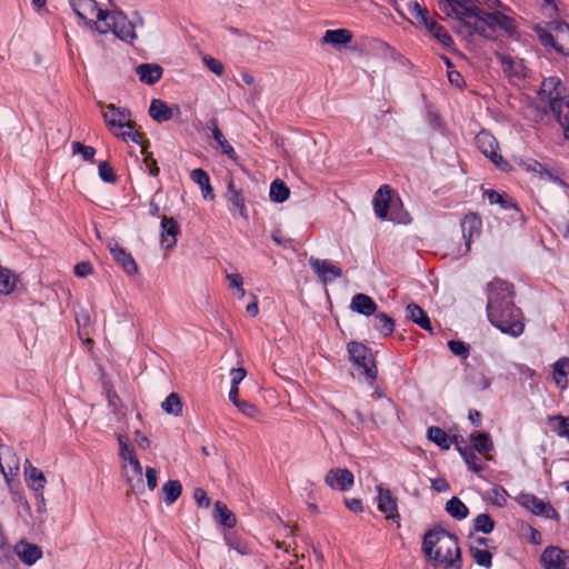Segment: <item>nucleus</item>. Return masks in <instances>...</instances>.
<instances>
[{
    "label": "nucleus",
    "mask_w": 569,
    "mask_h": 569,
    "mask_svg": "<svg viewBox=\"0 0 569 569\" xmlns=\"http://www.w3.org/2000/svg\"><path fill=\"white\" fill-rule=\"evenodd\" d=\"M136 73L142 83L152 86L161 79L163 69L157 63H141L136 67Z\"/></svg>",
    "instance_id": "obj_23"
},
{
    "label": "nucleus",
    "mask_w": 569,
    "mask_h": 569,
    "mask_svg": "<svg viewBox=\"0 0 569 569\" xmlns=\"http://www.w3.org/2000/svg\"><path fill=\"white\" fill-rule=\"evenodd\" d=\"M477 148L483 153L487 158H489L497 167L505 169L508 167V162H506L502 156L499 153V144L497 139L488 131H480L476 138Z\"/></svg>",
    "instance_id": "obj_10"
},
{
    "label": "nucleus",
    "mask_w": 569,
    "mask_h": 569,
    "mask_svg": "<svg viewBox=\"0 0 569 569\" xmlns=\"http://www.w3.org/2000/svg\"><path fill=\"white\" fill-rule=\"evenodd\" d=\"M325 482L332 489L346 491L353 485V475L348 469H331L326 475Z\"/></svg>",
    "instance_id": "obj_18"
},
{
    "label": "nucleus",
    "mask_w": 569,
    "mask_h": 569,
    "mask_svg": "<svg viewBox=\"0 0 569 569\" xmlns=\"http://www.w3.org/2000/svg\"><path fill=\"white\" fill-rule=\"evenodd\" d=\"M143 167L144 170L148 171V173L152 177H157L159 174V167L157 164L156 159H153L152 156H147L143 159Z\"/></svg>",
    "instance_id": "obj_61"
},
{
    "label": "nucleus",
    "mask_w": 569,
    "mask_h": 569,
    "mask_svg": "<svg viewBox=\"0 0 569 569\" xmlns=\"http://www.w3.org/2000/svg\"><path fill=\"white\" fill-rule=\"evenodd\" d=\"M519 505L536 516L558 520L559 515L550 502L543 501L532 493H521L517 498Z\"/></svg>",
    "instance_id": "obj_13"
},
{
    "label": "nucleus",
    "mask_w": 569,
    "mask_h": 569,
    "mask_svg": "<svg viewBox=\"0 0 569 569\" xmlns=\"http://www.w3.org/2000/svg\"><path fill=\"white\" fill-rule=\"evenodd\" d=\"M347 349L358 373L365 376L368 381H373L377 378V368L371 350L357 341L349 342Z\"/></svg>",
    "instance_id": "obj_8"
},
{
    "label": "nucleus",
    "mask_w": 569,
    "mask_h": 569,
    "mask_svg": "<svg viewBox=\"0 0 569 569\" xmlns=\"http://www.w3.org/2000/svg\"><path fill=\"white\" fill-rule=\"evenodd\" d=\"M164 412L179 417L182 415V402L178 393L171 392L161 403Z\"/></svg>",
    "instance_id": "obj_43"
},
{
    "label": "nucleus",
    "mask_w": 569,
    "mask_h": 569,
    "mask_svg": "<svg viewBox=\"0 0 569 569\" xmlns=\"http://www.w3.org/2000/svg\"><path fill=\"white\" fill-rule=\"evenodd\" d=\"M214 520L227 528H233L237 523L236 516L222 501H216L213 510Z\"/></svg>",
    "instance_id": "obj_35"
},
{
    "label": "nucleus",
    "mask_w": 569,
    "mask_h": 569,
    "mask_svg": "<svg viewBox=\"0 0 569 569\" xmlns=\"http://www.w3.org/2000/svg\"><path fill=\"white\" fill-rule=\"evenodd\" d=\"M406 318L418 325L420 328L432 331L431 321L425 310L416 303H409L406 308Z\"/></svg>",
    "instance_id": "obj_30"
},
{
    "label": "nucleus",
    "mask_w": 569,
    "mask_h": 569,
    "mask_svg": "<svg viewBox=\"0 0 569 569\" xmlns=\"http://www.w3.org/2000/svg\"><path fill=\"white\" fill-rule=\"evenodd\" d=\"M110 253L113 260L128 273L134 274L138 271V266L131 256L124 248L114 243L110 247Z\"/></svg>",
    "instance_id": "obj_21"
},
{
    "label": "nucleus",
    "mask_w": 569,
    "mask_h": 569,
    "mask_svg": "<svg viewBox=\"0 0 569 569\" xmlns=\"http://www.w3.org/2000/svg\"><path fill=\"white\" fill-rule=\"evenodd\" d=\"M191 180L197 183L202 192V197L206 200H212L214 198L213 188L210 184V177L201 168L193 169L190 173Z\"/></svg>",
    "instance_id": "obj_32"
},
{
    "label": "nucleus",
    "mask_w": 569,
    "mask_h": 569,
    "mask_svg": "<svg viewBox=\"0 0 569 569\" xmlns=\"http://www.w3.org/2000/svg\"><path fill=\"white\" fill-rule=\"evenodd\" d=\"M73 154H81L84 161H93L96 149L91 146H86L79 141H74L71 144Z\"/></svg>",
    "instance_id": "obj_51"
},
{
    "label": "nucleus",
    "mask_w": 569,
    "mask_h": 569,
    "mask_svg": "<svg viewBox=\"0 0 569 569\" xmlns=\"http://www.w3.org/2000/svg\"><path fill=\"white\" fill-rule=\"evenodd\" d=\"M457 450L461 455L468 469L475 473H479L485 470L486 466L481 462L480 458L473 451V448L469 446H460L457 443Z\"/></svg>",
    "instance_id": "obj_33"
},
{
    "label": "nucleus",
    "mask_w": 569,
    "mask_h": 569,
    "mask_svg": "<svg viewBox=\"0 0 569 569\" xmlns=\"http://www.w3.org/2000/svg\"><path fill=\"white\" fill-rule=\"evenodd\" d=\"M69 3L74 13L88 24H94L98 21V8L96 0H69Z\"/></svg>",
    "instance_id": "obj_17"
},
{
    "label": "nucleus",
    "mask_w": 569,
    "mask_h": 569,
    "mask_svg": "<svg viewBox=\"0 0 569 569\" xmlns=\"http://www.w3.org/2000/svg\"><path fill=\"white\" fill-rule=\"evenodd\" d=\"M99 177L102 181L108 183H114L117 181V176L112 169V167L106 162L102 161L99 163Z\"/></svg>",
    "instance_id": "obj_53"
},
{
    "label": "nucleus",
    "mask_w": 569,
    "mask_h": 569,
    "mask_svg": "<svg viewBox=\"0 0 569 569\" xmlns=\"http://www.w3.org/2000/svg\"><path fill=\"white\" fill-rule=\"evenodd\" d=\"M162 491L164 493V502L172 505L181 496L182 486L178 480H169L163 485Z\"/></svg>",
    "instance_id": "obj_44"
},
{
    "label": "nucleus",
    "mask_w": 569,
    "mask_h": 569,
    "mask_svg": "<svg viewBox=\"0 0 569 569\" xmlns=\"http://www.w3.org/2000/svg\"><path fill=\"white\" fill-rule=\"evenodd\" d=\"M93 271V268L90 262H79L74 266V274L79 278H84L89 274H91Z\"/></svg>",
    "instance_id": "obj_60"
},
{
    "label": "nucleus",
    "mask_w": 569,
    "mask_h": 569,
    "mask_svg": "<svg viewBox=\"0 0 569 569\" xmlns=\"http://www.w3.org/2000/svg\"><path fill=\"white\" fill-rule=\"evenodd\" d=\"M236 407L241 413L249 418H256L259 415L258 408L246 400H241L238 403L236 402Z\"/></svg>",
    "instance_id": "obj_57"
},
{
    "label": "nucleus",
    "mask_w": 569,
    "mask_h": 569,
    "mask_svg": "<svg viewBox=\"0 0 569 569\" xmlns=\"http://www.w3.org/2000/svg\"><path fill=\"white\" fill-rule=\"evenodd\" d=\"M100 108H106L103 112V120L110 130L114 128L128 131L121 133L123 140H131L134 143H141L142 134L134 130V123L131 121V111L128 108L117 107L113 103L104 106L102 102L98 103Z\"/></svg>",
    "instance_id": "obj_5"
},
{
    "label": "nucleus",
    "mask_w": 569,
    "mask_h": 569,
    "mask_svg": "<svg viewBox=\"0 0 569 569\" xmlns=\"http://www.w3.org/2000/svg\"><path fill=\"white\" fill-rule=\"evenodd\" d=\"M542 46L551 47L557 52L569 56V24L563 21H551L548 29L537 28Z\"/></svg>",
    "instance_id": "obj_7"
},
{
    "label": "nucleus",
    "mask_w": 569,
    "mask_h": 569,
    "mask_svg": "<svg viewBox=\"0 0 569 569\" xmlns=\"http://www.w3.org/2000/svg\"><path fill=\"white\" fill-rule=\"evenodd\" d=\"M422 552L433 569L462 568L458 538L442 528L435 527L425 533Z\"/></svg>",
    "instance_id": "obj_2"
},
{
    "label": "nucleus",
    "mask_w": 569,
    "mask_h": 569,
    "mask_svg": "<svg viewBox=\"0 0 569 569\" xmlns=\"http://www.w3.org/2000/svg\"><path fill=\"white\" fill-rule=\"evenodd\" d=\"M497 58L499 59L501 67L505 71V73L511 76L513 74V59L510 56L507 54H497Z\"/></svg>",
    "instance_id": "obj_62"
},
{
    "label": "nucleus",
    "mask_w": 569,
    "mask_h": 569,
    "mask_svg": "<svg viewBox=\"0 0 569 569\" xmlns=\"http://www.w3.org/2000/svg\"><path fill=\"white\" fill-rule=\"evenodd\" d=\"M204 131L211 132L213 140L216 141V148H220L221 152L231 160L236 161L238 156L233 147L224 138L222 131L218 126V119L211 118L206 122Z\"/></svg>",
    "instance_id": "obj_16"
},
{
    "label": "nucleus",
    "mask_w": 569,
    "mask_h": 569,
    "mask_svg": "<svg viewBox=\"0 0 569 569\" xmlns=\"http://www.w3.org/2000/svg\"><path fill=\"white\" fill-rule=\"evenodd\" d=\"M481 228L482 221L477 213L470 212L463 217L461 221V230L467 247L470 246V242L475 237L480 234Z\"/></svg>",
    "instance_id": "obj_22"
},
{
    "label": "nucleus",
    "mask_w": 569,
    "mask_h": 569,
    "mask_svg": "<svg viewBox=\"0 0 569 569\" xmlns=\"http://www.w3.org/2000/svg\"><path fill=\"white\" fill-rule=\"evenodd\" d=\"M473 529L477 532L490 533L495 529V521L488 513H480L473 519Z\"/></svg>",
    "instance_id": "obj_48"
},
{
    "label": "nucleus",
    "mask_w": 569,
    "mask_h": 569,
    "mask_svg": "<svg viewBox=\"0 0 569 569\" xmlns=\"http://www.w3.org/2000/svg\"><path fill=\"white\" fill-rule=\"evenodd\" d=\"M470 448L479 453H487L493 449V442L490 436L486 432H475L470 435Z\"/></svg>",
    "instance_id": "obj_37"
},
{
    "label": "nucleus",
    "mask_w": 569,
    "mask_h": 569,
    "mask_svg": "<svg viewBox=\"0 0 569 569\" xmlns=\"http://www.w3.org/2000/svg\"><path fill=\"white\" fill-rule=\"evenodd\" d=\"M375 328L383 331L386 335L391 333V317L387 313H378L375 317Z\"/></svg>",
    "instance_id": "obj_54"
},
{
    "label": "nucleus",
    "mask_w": 569,
    "mask_h": 569,
    "mask_svg": "<svg viewBox=\"0 0 569 569\" xmlns=\"http://www.w3.org/2000/svg\"><path fill=\"white\" fill-rule=\"evenodd\" d=\"M483 194L490 204H499L503 210H519L517 203L505 192L500 193L493 189H488Z\"/></svg>",
    "instance_id": "obj_36"
},
{
    "label": "nucleus",
    "mask_w": 569,
    "mask_h": 569,
    "mask_svg": "<svg viewBox=\"0 0 569 569\" xmlns=\"http://www.w3.org/2000/svg\"><path fill=\"white\" fill-rule=\"evenodd\" d=\"M509 493L499 485H495L490 490L487 491L488 500L496 507L502 508L507 505Z\"/></svg>",
    "instance_id": "obj_46"
},
{
    "label": "nucleus",
    "mask_w": 569,
    "mask_h": 569,
    "mask_svg": "<svg viewBox=\"0 0 569 569\" xmlns=\"http://www.w3.org/2000/svg\"><path fill=\"white\" fill-rule=\"evenodd\" d=\"M569 376V358L561 357L552 365V378L558 388L561 390L568 387Z\"/></svg>",
    "instance_id": "obj_29"
},
{
    "label": "nucleus",
    "mask_w": 569,
    "mask_h": 569,
    "mask_svg": "<svg viewBox=\"0 0 569 569\" xmlns=\"http://www.w3.org/2000/svg\"><path fill=\"white\" fill-rule=\"evenodd\" d=\"M539 100L548 104L550 111L562 98L568 97L565 94V87L558 77H549L543 79L540 90L538 92Z\"/></svg>",
    "instance_id": "obj_11"
},
{
    "label": "nucleus",
    "mask_w": 569,
    "mask_h": 569,
    "mask_svg": "<svg viewBox=\"0 0 569 569\" xmlns=\"http://www.w3.org/2000/svg\"><path fill=\"white\" fill-rule=\"evenodd\" d=\"M391 202V187L382 184L373 197V210L378 218H386Z\"/></svg>",
    "instance_id": "obj_24"
},
{
    "label": "nucleus",
    "mask_w": 569,
    "mask_h": 569,
    "mask_svg": "<svg viewBox=\"0 0 569 569\" xmlns=\"http://www.w3.org/2000/svg\"><path fill=\"white\" fill-rule=\"evenodd\" d=\"M118 441H119V445H120V457L123 459V460H127L129 459L130 457L134 456V449L129 446L128 443V438L123 435H119L118 436Z\"/></svg>",
    "instance_id": "obj_56"
},
{
    "label": "nucleus",
    "mask_w": 569,
    "mask_h": 569,
    "mask_svg": "<svg viewBox=\"0 0 569 569\" xmlns=\"http://www.w3.org/2000/svg\"><path fill=\"white\" fill-rule=\"evenodd\" d=\"M439 10L450 19L463 23L468 33V24L477 26L481 9L473 0H438Z\"/></svg>",
    "instance_id": "obj_6"
},
{
    "label": "nucleus",
    "mask_w": 569,
    "mask_h": 569,
    "mask_svg": "<svg viewBox=\"0 0 569 569\" xmlns=\"http://www.w3.org/2000/svg\"><path fill=\"white\" fill-rule=\"evenodd\" d=\"M193 499L199 507L208 508L210 506V498L202 488H196L193 491Z\"/></svg>",
    "instance_id": "obj_59"
},
{
    "label": "nucleus",
    "mask_w": 569,
    "mask_h": 569,
    "mask_svg": "<svg viewBox=\"0 0 569 569\" xmlns=\"http://www.w3.org/2000/svg\"><path fill=\"white\" fill-rule=\"evenodd\" d=\"M143 21L140 17L137 18V22L130 21L126 14L121 11H104L98 12V21H94L96 30L100 33L113 32L116 37L132 43L137 38L134 32L136 27L142 26Z\"/></svg>",
    "instance_id": "obj_4"
},
{
    "label": "nucleus",
    "mask_w": 569,
    "mask_h": 569,
    "mask_svg": "<svg viewBox=\"0 0 569 569\" xmlns=\"http://www.w3.org/2000/svg\"><path fill=\"white\" fill-rule=\"evenodd\" d=\"M150 117L161 123L169 121L173 117L171 107L161 99H153L149 107Z\"/></svg>",
    "instance_id": "obj_31"
},
{
    "label": "nucleus",
    "mask_w": 569,
    "mask_h": 569,
    "mask_svg": "<svg viewBox=\"0 0 569 569\" xmlns=\"http://www.w3.org/2000/svg\"><path fill=\"white\" fill-rule=\"evenodd\" d=\"M539 100L548 104L550 111L562 98L568 97L565 94V87L558 77H549L543 79L540 90L538 92Z\"/></svg>",
    "instance_id": "obj_12"
},
{
    "label": "nucleus",
    "mask_w": 569,
    "mask_h": 569,
    "mask_svg": "<svg viewBox=\"0 0 569 569\" xmlns=\"http://www.w3.org/2000/svg\"><path fill=\"white\" fill-rule=\"evenodd\" d=\"M14 288V274L8 268L0 267V295H9Z\"/></svg>",
    "instance_id": "obj_47"
},
{
    "label": "nucleus",
    "mask_w": 569,
    "mask_h": 569,
    "mask_svg": "<svg viewBox=\"0 0 569 569\" xmlns=\"http://www.w3.org/2000/svg\"><path fill=\"white\" fill-rule=\"evenodd\" d=\"M522 166L527 171L537 173L540 178L543 177V172H547V167L536 160H528Z\"/></svg>",
    "instance_id": "obj_58"
},
{
    "label": "nucleus",
    "mask_w": 569,
    "mask_h": 569,
    "mask_svg": "<svg viewBox=\"0 0 569 569\" xmlns=\"http://www.w3.org/2000/svg\"><path fill=\"white\" fill-rule=\"evenodd\" d=\"M309 264L323 284L330 283L342 276V269L328 259L311 256Z\"/></svg>",
    "instance_id": "obj_14"
},
{
    "label": "nucleus",
    "mask_w": 569,
    "mask_h": 569,
    "mask_svg": "<svg viewBox=\"0 0 569 569\" xmlns=\"http://www.w3.org/2000/svg\"><path fill=\"white\" fill-rule=\"evenodd\" d=\"M411 220V216L403 208L401 200L393 196V223L408 224Z\"/></svg>",
    "instance_id": "obj_49"
},
{
    "label": "nucleus",
    "mask_w": 569,
    "mask_h": 569,
    "mask_svg": "<svg viewBox=\"0 0 569 569\" xmlns=\"http://www.w3.org/2000/svg\"><path fill=\"white\" fill-rule=\"evenodd\" d=\"M377 506L378 510L385 516L386 520L391 519V491L383 489L381 485L377 486Z\"/></svg>",
    "instance_id": "obj_39"
},
{
    "label": "nucleus",
    "mask_w": 569,
    "mask_h": 569,
    "mask_svg": "<svg viewBox=\"0 0 569 569\" xmlns=\"http://www.w3.org/2000/svg\"><path fill=\"white\" fill-rule=\"evenodd\" d=\"M545 569H569V550L559 547H547L540 557Z\"/></svg>",
    "instance_id": "obj_15"
},
{
    "label": "nucleus",
    "mask_w": 569,
    "mask_h": 569,
    "mask_svg": "<svg viewBox=\"0 0 569 569\" xmlns=\"http://www.w3.org/2000/svg\"><path fill=\"white\" fill-rule=\"evenodd\" d=\"M408 6L410 14L416 20V23L423 26L427 31L443 47L450 48L453 46V39L447 29L435 21L427 9H423L417 2H410Z\"/></svg>",
    "instance_id": "obj_9"
},
{
    "label": "nucleus",
    "mask_w": 569,
    "mask_h": 569,
    "mask_svg": "<svg viewBox=\"0 0 569 569\" xmlns=\"http://www.w3.org/2000/svg\"><path fill=\"white\" fill-rule=\"evenodd\" d=\"M350 309L359 315L372 316L376 313L377 305L369 296L357 293L351 299Z\"/></svg>",
    "instance_id": "obj_26"
},
{
    "label": "nucleus",
    "mask_w": 569,
    "mask_h": 569,
    "mask_svg": "<svg viewBox=\"0 0 569 569\" xmlns=\"http://www.w3.org/2000/svg\"><path fill=\"white\" fill-rule=\"evenodd\" d=\"M469 552L478 566L486 569H490L492 567V553L490 551L480 549L476 546H470Z\"/></svg>",
    "instance_id": "obj_45"
},
{
    "label": "nucleus",
    "mask_w": 569,
    "mask_h": 569,
    "mask_svg": "<svg viewBox=\"0 0 569 569\" xmlns=\"http://www.w3.org/2000/svg\"><path fill=\"white\" fill-rule=\"evenodd\" d=\"M226 198L229 202V211L231 213L239 212V214L247 219L248 218V211L246 207L244 197L241 192V190L236 188L234 182L231 180L229 181L227 186V192Z\"/></svg>",
    "instance_id": "obj_19"
},
{
    "label": "nucleus",
    "mask_w": 569,
    "mask_h": 569,
    "mask_svg": "<svg viewBox=\"0 0 569 569\" xmlns=\"http://www.w3.org/2000/svg\"><path fill=\"white\" fill-rule=\"evenodd\" d=\"M448 347L453 355H456L462 359L468 358V356L470 353L469 346L461 340H450L448 342Z\"/></svg>",
    "instance_id": "obj_52"
},
{
    "label": "nucleus",
    "mask_w": 569,
    "mask_h": 569,
    "mask_svg": "<svg viewBox=\"0 0 569 569\" xmlns=\"http://www.w3.org/2000/svg\"><path fill=\"white\" fill-rule=\"evenodd\" d=\"M269 196L272 201L282 203L289 198L290 190L282 180L277 179L270 184Z\"/></svg>",
    "instance_id": "obj_42"
},
{
    "label": "nucleus",
    "mask_w": 569,
    "mask_h": 569,
    "mask_svg": "<svg viewBox=\"0 0 569 569\" xmlns=\"http://www.w3.org/2000/svg\"><path fill=\"white\" fill-rule=\"evenodd\" d=\"M550 429L559 437L569 440V417L561 415L549 417Z\"/></svg>",
    "instance_id": "obj_40"
},
{
    "label": "nucleus",
    "mask_w": 569,
    "mask_h": 569,
    "mask_svg": "<svg viewBox=\"0 0 569 569\" xmlns=\"http://www.w3.org/2000/svg\"><path fill=\"white\" fill-rule=\"evenodd\" d=\"M345 506L352 512L359 513L363 511V505L361 499L358 498H346Z\"/></svg>",
    "instance_id": "obj_63"
},
{
    "label": "nucleus",
    "mask_w": 569,
    "mask_h": 569,
    "mask_svg": "<svg viewBox=\"0 0 569 569\" xmlns=\"http://www.w3.org/2000/svg\"><path fill=\"white\" fill-rule=\"evenodd\" d=\"M16 552L19 557V559L26 565V566H32L34 565L41 557H42V550L40 547L33 543L29 542H20L16 546Z\"/></svg>",
    "instance_id": "obj_25"
},
{
    "label": "nucleus",
    "mask_w": 569,
    "mask_h": 569,
    "mask_svg": "<svg viewBox=\"0 0 569 569\" xmlns=\"http://www.w3.org/2000/svg\"><path fill=\"white\" fill-rule=\"evenodd\" d=\"M24 476L28 487L33 491H41L46 485V478L41 470L31 465L27 459L24 462Z\"/></svg>",
    "instance_id": "obj_28"
},
{
    "label": "nucleus",
    "mask_w": 569,
    "mask_h": 569,
    "mask_svg": "<svg viewBox=\"0 0 569 569\" xmlns=\"http://www.w3.org/2000/svg\"><path fill=\"white\" fill-rule=\"evenodd\" d=\"M427 437L442 450H448L452 445V439L440 427L432 426L428 428Z\"/></svg>",
    "instance_id": "obj_38"
},
{
    "label": "nucleus",
    "mask_w": 569,
    "mask_h": 569,
    "mask_svg": "<svg viewBox=\"0 0 569 569\" xmlns=\"http://www.w3.org/2000/svg\"><path fill=\"white\" fill-rule=\"evenodd\" d=\"M487 317L489 322L502 333L520 337L525 331V316L515 303L513 284L495 278L486 286Z\"/></svg>",
    "instance_id": "obj_1"
},
{
    "label": "nucleus",
    "mask_w": 569,
    "mask_h": 569,
    "mask_svg": "<svg viewBox=\"0 0 569 569\" xmlns=\"http://www.w3.org/2000/svg\"><path fill=\"white\" fill-rule=\"evenodd\" d=\"M551 112L563 128V134L569 140V96L562 98L556 106L552 107Z\"/></svg>",
    "instance_id": "obj_34"
},
{
    "label": "nucleus",
    "mask_w": 569,
    "mask_h": 569,
    "mask_svg": "<svg viewBox=\"0 0 569 569\" xmlns=\"http://www.w3.org/2000/svg\"><path fill=\"white\" fill-rule=\"evenodd\" d=\"M352 32L348 29H330L322 37V43L331 44L335 48L347 46L352 41Z\"/></svg>",
    "instance_id": "obj_27"
},
{
    "label": "nucleus",
    "mask_w": 569,
    "mask_h": 569,
    "mask_svg": "<svg viewBox=\"0 0 569 569\" xmlns=\"http://www.w3.org/2000/svg\"><path fill=\"white\" fill-rule=\"evenodd\" d=\"M446 511L452 518L458 520H462L469 515V509L458 497H452L450 500H448L446 503Z\"/></svg>",
    "instance_id": "obj_41"
},
{
    "label": "nucleus",
    "mask_w": 569,
    "mask_h": 569,
    "mask_svg": "<svg viewBox=\"0 0 569 569\" xmlns=\"http://www.w3.org/2000/svg\"><path fill=\"white\" fill-rule=\"evenodd\" d=\"M224 541L230 549L236 550L240 555H248L250 552L248 545L238 538L234 533L224 535Z\"/></svg>",
    "instance_id": "obj_50"
},
{
    "label": "nucleus",
    "mask_w": 569,
    "mask_h": 569,
    "mask_svg": "<svg viewBox=\"0 0 569 569\" xmlns=\"http://www.w3.org/2000/svg\"><path fill=\"white\" fill-rule=\"evenodd\" d=\"M507 11H510V8L505 4L503 8L481 9L477 26L468 24V34L478 33L485 38H492V33L501 30L507 36L513 37L517 32V22L506 13Z\"/></svg>",
    "instance_id": "obj_3"
},
{
    "label": "nucleus",
    "mask_w": 569,
    "mask_h": 569,
    "mask_svg": "<svg viewBox=\"0 0 569 569\" xmlns=\"http://www.w3.org/2000/svg\"><path fill=\"white\" fill-rule=\"evenodd\" d=\"M180 227L173 218H161V243L166 249H172L177 243Z\"/></svg>",
    "instance_id": "obj_20"
},
{
    "label": "nucleus",
    "mask_w": 569,
    "mask_h": 569,
    "mask_svg": "<svg viewBox=\"0 0 569 569\" xmlns=\"http://www.w3.org/2000/svg\"><path fill=\"white\" fill-rule=\"evenodd\" d=\"M247 375V371L244 368H233L231 369L230 371V377H231V386H236L238 387L240 385V382L244 379Z\"/></svg>",
    "instance_id": "obj_64"
},
{
    "label": "nucleus",
    "mask_w": 569,
    "mask_h": 569,
    "mask_svg": "<svg viewBox=\"0 0 569 569\" xmlns=\"http://www.w3.org/2000/svg\"><path fill=\"white\" fill-rule=\"evenodd\" d=\"M202 61L206 67L214 74L221 76L223 73L224 67L218 59L211 56H203Z\"/></svg>",
    "instance_id": "obj_55"
}]
</instances>
